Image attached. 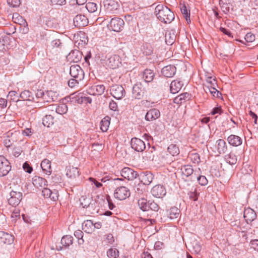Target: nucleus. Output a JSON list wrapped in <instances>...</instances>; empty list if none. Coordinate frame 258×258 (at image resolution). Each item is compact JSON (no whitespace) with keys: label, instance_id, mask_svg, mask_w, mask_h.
Returning <instances> with one entry per match:
<instances>
[{"label":"nucleus","instance_id":"nucleus-1","mask_svg":"<svg viewBox=\"0 0 258 258\" xmlns=\"http://www.w3.org/2000/svg\"><path fill=\"white\" fill-rule=\"evenodd\" d=\"M157 19L165 24L170 23L174 19V14L167 6L162 4L157 5L155 9Z\"/></svg>","mask_w":258,"mask_h":258},{"label":"nucleus","instance_id":"nucleus-2","mask_svg":"<svg viewBox=\"0 0 258 258\" xmlns=\"http://www.w3.org/2000/svg\"><path fill=\"white\" fill-rule=\"evenodd\" d=\"M145 93V88L141 83H137L133 86L132 90V97L133 98L141 100L144 97Z\"/></svg>","mask_w":258,"mask_h":258},{"label":"nucleus","instance_id":"nucleus-3","mask_svg":"<svg viewBox=\"0 0 258 258\" xmlns=\"http://www.w3.org/2000/svg\"><path fill=\"white\" fill-rule=\"evenodd\" d=\"M10 162L4 156H0V177L7 175L11 170Z\"/></svg>","mask_w":258,"mask_h":258},{"label":"nucleus","instance_id":"nucleus-4","mask_svg":"<svg viewBox=\"0 0 258 258\" xmlns=\"http://www.w3.org/2000/svg\"><path fill=\"white\" fill-rule=\"evenodd\" d=\"M124 23L122 19L118 17L112 18L108 25V28L115 32H119L123 28Z\"/></svg>","mask_w":258,"mask_h":258},{"label":"nucleus","instance_id":"nucleus-5","mask_svg":"<svg viewBox=\"0 0 258 258\" xmlns=\"http://www.w3.org/2000/svg\"><path fill=\"white\" fill-rule=\"evenodd\" d=\"M111 95L115 99L119 100L125 95L124 88L119 85H113L110 90Z\"/></svg>","mask_w":258,"mask_h":258},{"label":"nucleus","instance_id":"nucleus-6","mask_svg":"<svg viewBox=\"0 0 258 258\" xmlns=\"http://www.w3.org/2000/svg\"><path fill=\"white\" fill-rule=\"evenodd\" d=\"M70 74L73 78L82 80L84 78V72L83 69L78 64H73L70 67Z\"/></svg>","mask_w":258,"mask_h":258},{"label":"nucleus","instance_id":"nucleus-7","mask_svg":"<svg viewBox=\"0 0 258 258\" xmlns=\"http://www.w3.org/2000/svg\"><path fill=\"white\" fill-rule=\"evenodd\" d=\"M103 4L107 14L115 13L119 7L118 3L114 0H105Z\"/></svg>","mask_w":258,"mask_h":258},{"label":"nucleus","instance_id":"nucleus-8","mask_svg":"<svg viewBox=\"0 0 258 258\" xmlns=\"http://www.w3.org/2000/svg\"><path fill=\"white\" fill-rule=\"evenodd\" d=\"M10 198L8 200L9 204L13 207L18 206L22 199V193L12 190L10 192Z\"/></svg>","mask_w":258,"mask_h":258},{"label":"nucleus","instance_id":"nucleus-9","mask_svg":"<svg viewBox=\"0 0 258 258\" xmlns=\"http://www.w3.org/2000/svg\"><path fill=\"white\" fill-rule=\"evenodd\" d=\"M114 196L115 198L119 200H123L130 196V191L127 187L120 186L115 189Z\"/></svg>","mask_w":258,"mask_h":258},{"label":"nucleus","instance_id":"nucleus-10","mask_svg":"<svg viewBox=\"0 0 258 258\" xmlns=\"http://www.w3.org/2000/svg\"><path fill=\"white\" fill-rule=\"evenodd\" d=\"M131 147L135 151L142 152L146 149L145 142L139 138H133L131 141Z\"/></svg>","mask_w":258,"mask_h":258},{"label":"nucleus","instance_id":"nucleus-11","mask_svg":"<svg viewBox=\"0 0 258 258\" xmlns=\"http://www.w3.org/2000/svg\"><path fill=\"white\" fill-rule=\"evenodd\" d=\"M121 175L124 178L132 180L136 178L138 175L137 172L129 167L123 168L121 172Z\"/></svg>","mask_w":258,"mask_h":258},{"label":"nucleus","instance_id":"nucleus-12","mask_svg":"<svg viewBox=\"0 0 258 258\" xmlns=\"http://www.w3.org/2000/svg\"><path fill=\"white\" fill-rule=\"evenodd\" d=\"M138 176L139 177L140 182L144 185H149L154 178L152 173L149 171L142 172Z\"/></svg>","mask_w":258,"mask_h":258},{"label":"nucleus","instance_id":"nucleus-13","mask_svg":"<svg viewBox=\"0 0 258 258\" xmlns=\"http://www.w3.org/2000/svg\"><path fill=\"white\" fill-rule=\"evenodd\" d=\"M120 58L119 55L113 54L108 57L106 64L111 69H114L120 64Z\"/></svg>","mask_w":258,"mask_h":258},{"label":"nucleus","instance_id":"nucleus-14","mask_svg":"<svg viewBox=\"0 0 258 258\" xmlns=\"http://www.w3.org/2000/svg\"><path fill=\"white\" fill-rule=\"evenodd\" d=\"M105 89L103 85H94L90 87L87 90V93L92 95H100Z\"/></svg>","mask_w":258,"mask_h":258},{"label":"nucleus","instance_id":"nucleus-15","mask_svg":"<svg viewBox=\"0 0 258 258\" xmlns=\"http://www.w3.org/2000/svg\"><path fill=\"white\" fill-rule=\"evenodd\" d=\"M151 193L154 197L160 198H162L166 195V191L163 185L158 184L155 185L152 188Z\"/></svg>","mask_w":258,"mask_h":258},{"label":"nucleus","instance_id":"nucleus-16","mask_svg":"<svg viewBox=\"0 0 258 258\" xmlns=\"http://www.w3.org/2000/svg\"><path fill=\"white\" fill-rule=\"evenodd\" d=\"M74 23L77 27L86 26L88 24V20L87 17L83 15H77L74 18Z\"/></svg>","mask_w":258,"mask_h":258},{"label":"nucleus","instance_id":"nucleus-17","mask_svg":"<svg viewBox=\"0 0 258 258\" xmlns=\"http://www.w3.org/2000/svg\"><path fill=\"white\" fill-rule=\"evenodd\" d=\"M160 116V112L156 108L150 109L145 115V119L147 121H153Z\"/></svg>","mask_w":258,"mask_h":258},{"label":"nucleus","instance_id":"nucleus-18","mask_svg":"<svg viewBox=\"0 0 258 258\" xmlns=\"http://www.w3.org/2000/svg\"><path fill=\"white\" fill-rule=\"evenodd\" d=\"M176 68L173 65H168L162 69V74L165 77L171 78L176 73Z\"/></svg>","mask_w":258,"mask_h":258},{"label":"nucleus","instance_id":"nucleus-19","mask_svg":"<svg viewBox=\"0 0 258 258\" xmlns=\"http://www.w3.org/2000/svg\"><path fill=\"white\" fill-rule=\"evenodd\" d=\"M14 240V237L8 233L0 231V243L11 244Z\"/></svg>","mask_w":258,"mask_h":258},{"label":"nucleus","instance_id":"nucleus-20","mask_svg":"<svg viewBox=\"0 0 258 258\" xmlns=\"http://www.w3.org/2000/svg\"><path fill=\"white\" fill-rule=\"evenodd\" d=\"M243 217L247 223H249L255 219L256 214L253 209L247 208L244 211Z\"/></svg>","mask_w":258,"mask_h":258},{"label":"nucleus","instance_id":"nucleus-21","mask_svg":"<svg viewBox=\"0 0 258 258\" xmlns=\"http://www.w3.org/2000/svg\"><path fill=\"white\" fill-rule=\"evenodd\" d=\"M182 175L183 176H185L186 177H190V179L191 180V177H194L195 176V173H194V169L191 165H185L182 166L180 168Z\"/></svg>","mask_w":258,"mask_h":258},{"label":"nucleus","instance_id":"nucleus-22","mask_svg":"<svg viewBox=\"0 0 258 258\" xmlns=\"http://www.w3.org/2000/svg\"><path fill=\"white\" fill-rule=\"evenodd\" d=\"M215 146L217 153L219 154H224L227 150L226 143L224 140H218L216 142Z\"/></svg>","mask_w":258,"mask_h":258},{"label":"nucleus","instance_id":"nucleus-23","mask_svg":"<svg viewBox=\"0 0 258 258\" xmlns=\"http://www.w3.org/2000/svg\"><path fill=\"white\" fill-rule=\"evenodd\" d=\"M227 141L230 145L235 147L240 146L242 143L241 138L234 135H230L227 138Z\"/></svg>","mask_w":258,"mask_h":258},{"label":"nucleus","instance_id":"nucleus-24","mask_svg":"<svg viewBox=\"0 0 258 258\" xmlns=\"http://www.w3.org/2000/svg\"><path fill=\"white\" fill-rule=\"evenodd\" d=\"M183 86V84L181 81L174 80L170 84V90L172 94H175L180 90Z\"/></svg>","mask_w":258,"mask_h":258},{"label":"nucleus","instance_id":"nucleus-25","mask_svg":"<svg viewBox=\"0 0 258 258\" xmlns=\"http://www.w3.org/2000/svg\"><path fill=\"white\" fill-rule=\"evenodd\" d=\"M142 77L145 82L149 83L153 81L155 73L150 69H146L143 73Z\"/></svg>","mask_w":258,"mask_h":258},{"label":"nucleus","instance_id":"nucleus-26","mask_svg":"<svg viewBox=\"0 0 258 258\" xmlns=\"http://www.w3.org/2000/svg\"><path fill=\"white\" fill-rule=\"evenodd\" d=\"M32 183L35 187H43L46 185L47 180L41 177L35 176L32 179Z\"/></svg>","mask_w":258,"mask_h":258},{"label":"nucleus","instance_id":"nucleus-27","mask_svg":"<svg viewBox=\"0 0 258 258\" xmlns=\"http://www.w3.org/2000/svg\"><path fill=\"white\" fill-rule=\"evenodd\" d=\"M41 167L42 169L46 174L50 175L51 174V163L49 160H43L41 163Z\"/></svg>","mask_w":258,"mask_h":258},{"label":"nucleus","instance_id":"nucleus-28","mask_svg":"<svg viewBox=\"0 0 258 258\" xmlns=\"http://www.w3.org/2000/svg\"><path fill=\"white\" fill-rule=\"evenodd\" d=\"M83 230L87 233L94 231L93 223L91 220H86L82 224Z\"/></svg>","mask_w":258,"mask_h":258},{"label":"nucleus","instance_id":"nucleus-29","mask_svg":"<svg viewBox=\"0 0 258 258\" xmlns=\"http://www.w3.org/2000/svg\"><path fill=\"white\" fill-rule=\"evenodd\" d=\"M188 93H182L174 98L173 102L177 104H181L182 103L185 102L186 100H188Z\"/></svg>","mask_w":258,"mask_h":258},{"label":"nucleus","instance_id":"nucleus-30","mask_svg":"<svg viewBox=\"0 0 258 258\" xmlns=\"http://www.w3.org/2000/svg\"><path fill=\"white\" fill-rule=\"evenodd\" d=\"M180 212V210L175 207L171 208L167 211V215L171 219L177 218L179 215Z\"/></svg>","mask_w":258,"mask_h":258},{"label":"nucleus","instance_id":"nucleus-31","mask_svg":"<svg viewBox=\"0 0 258 258\" xmlns=\"http://www.w3.org/2000/svg\"><path fill=\"white\" fill-rule=\"evenodd\" d=\"M12 19L14 23L18 24L21 26H25L27 25V23L25 19L17 13L13 14Z\"/></svg>","mask_w":258,"mask_h":258},{"label":"nucleus","instance_id":"nucleus-32","mask_svg":"<svg viewBox=\"0 0 258 258\" xmlns=\"http://www.w3.org/2000/svg\"><path fill=\"white\" fill-rule=\"evenodd\" d=\"M54 123V118L51 115H46L42 119L43 124L48 127L53 125Z\"/></svg>","mask_w":258,"mask_h":258},{"label":"nucleus","instance_id":"nucleus-33","mask_svg":"<svg viewBox=\"0 0 258 258\" xmlns=\"http://www.w3.org/2000/svg\"><path fill=\"white\" fill-rule=\"evenodd\" d=\"M82 56V54L81 52L78 50H73L69 54L70 58L72 59V61L74 62H78L81 60Z\"/></svg>","mask_w":258,"mask_h":258},{"label":"nucleus","instance_id":"nucleus-34","mask_svg":"<svg viewBox=\"0 0 258 258\" xmlns=\"http://www.w3.org/2000/svg\"><path fill=\"white\" fill-rule=\"evenodd\" d=\"M110 118L107 116L103 118L100 122V129L103 132L108 130L110 124Z\"/></svg>","mask_w":258,"mask_h":258},{"label":"nucleus","instance_id":"nucleus-35","mask_svg":"<svg viewBox=\"0 0 258 258\" xmlns=\"http://www.w3.org/2000/svg\"><path fill=\"white\" fill-rule=\"evenodd\" d=\"M19 97L22 98L23 100L32 101L34 100V98L33 97L32 93L29 90H25L21 93L19 95Z\"/></svg>","mask_w":258,"mask_h":258},{"label":"nucleus","instance_id":"nucleus-36","mask_svg":"<svg viewBox=\"0 0 258 258\" xmlns=\"http://www.w3.org/2000/svg\"><path fill=\"white\" fill-rule=\"evenodd\" d=\"M180 11L183 15V17L185 19L186 21H187V23L189 22H190V10H188L185 4L181 5L180 4Z\"/></svg>","mask_w":258,"mask_h":258},{"label":"nucleus","instance_id":"nucleus-37","mask_svg":"<svg viewBox=\"0 0 258 258\" xmlns=\"http://www.w3.org/2000/svg\"><path fill=\"white\" fill-rule=\"evenodd\" d=\"M73 237L71 235L63 236L61 240V243L65 247H68L73 244Z\"/></svg>","mask_w":258,"mask_h":258},{"label":"nucleus","instance_id":"nucleus-38","mask_svg":"<svg viewBox=\"0 0 258 258\" xmlns=\"http://www.w3.org/2000/svg\"><path fill=\"white\" fill-rule=\"evenodd\" d=\"M77 102L78 103H91L92 99L89 97L84 95L83 94H80L77 96Z\"/></svg>","mask_w":258,"mask_h":258},{"label":"nucleus","instance_id":"nucleus-39","mask_svg":"<svg viewBox=\"0 0 258 258\" xmlns=\"http://www.w3.org/2000/svg\"><path fill=\"white\" fill-rule=\"evenodd\" d=\"M225 159L226 162L230 165H234L237 162L236 156L234 153L231 152L225 156Z\"/></svg>","mask_w":258,"mask_h":258},{"label":"nucleus","instance_id":"nucleus-40","mask_svg":"<svg viewBox=\"0 0 258 258\" xmlns=\"http://www.w3.org/2000/svg\"><path fill=\"white\" fill-rule=\"evenodd\" d=\"M67 175L70 178H75L79 175L78 169L76 167H72L69 169L67 172Z\"/></svg>","mask_w":258,"mask_h":258},{"label":"nucleus","instance_id":"nucleus-41","mask_svg":"<svg viewBox=\"0 0 258 258\" xmlns=\"http://www.w3.org/2000/svg\"><path fill=\"white\" fill-rule=\"evenodd\" d=\"M138 205L143 211H148V201L144 198H141L138 200Z\"/></svg>","mask_w":258,"mask_h":258},{"label":"nucleus","instance_id":"nucleus-42","mask_svg":"<svg viewBox=\"0 0 258 258\" xmlns=\"http://www.w3.org/2000/svg\"><path fill=\"white\" fill-rule=\"evenodd\" d=\"M168 152L172 156H176L179 153L178 147L175 144H172L167 148Z\"/></svg>","mask_w":258,"mask_h":258},{"label":"nucleus","instance_id":"nucleus-43","mask_svg":"<svg viewBox=\"0 0 258 258\" xmlns=\"http://www.w3.org/2000/svg\"><path fill=\"white\" fill-rule=\"evenodd\" d=\"M52 107L55 108L56 113L59 114H64L68 110L67 106L65 104H60L56 107L53 106Z\"/></svg>","mask_w":258,"mask_h":258},{"label":"nucleus","instance_id":"nucleus-44","mask_svg":"<svg viewBox=\"0 0 258 258\" xmlns=\"http://www.w3.org/2000/svg\"><path fill=\"white\" fill-rule=\"evenodd\" d=\"M176 36L174 33H168L165 35V41L167 45H172L175 41Z\"/></svg>","mask_w":258,"mask_h":258},{"label":"nucleus","instance_id":"nucleus-45","mask_svg":"<svg viewBox=\"0 0 258 258\" xmlns=\"http://www.w3.org/2000/svg\"><path fill=\"white\" fill-rule=\"evenodd\" d=\"M196 179H197L198 181L199 184H201V185H206L208 183V180L205 176H195L194 177H192V176H191V181H194Z\"/></svg>","mask_w":258,"mask_h":258},{"label":"nucleus","instance_id":"nucleus-46","mask_svg":"<svg viewBox=\"0 0 258 258\" xmlns=\"http://www.w3.org/2000/svg\"><path fill=\"white\" fill-rule=\"evenodd\" d=\"M134 190L136 195L140 197L145 192V185L142 183H139L135 187Z\"/></svg>","mask_w":258,"mask_h":258},{"label":"nucleus","instance_id":"nucleus-47","mask_svg":"<svg viewBox=\"0 0 258 258\" xmlns=\"http://www.w3.org/2000/svg\"><path fill=\"white\" fill-rule=\"evenodd\" d=\"M9 39L7 37L0 39V51H4L8 48L7 42Z\"/></svg>","mask_w":258,"mask_h":258},{"label":"nucleus","instance_id":"nucleus-48","mask_svg":"<svg viewBox=\"0 0 258 258\" xmlns=\"http://www.w3.org/2000/svg\"><path fill=\"white\" fill-rule=\"evenodd\" d=\"M75 236L78 239V243L79 244H82L84 243L83 233L80 230H78L74 232Z\"/></svg>","mask_w":258,"mask_h":258},{"label":"nucleus","instance_id":"nucleus-49","mask_svg":"<svg viewBox=\"0 0 258 258\" xmlns=\"http://www.w3.org/2000/svg\"><path fill=\"white\" fill-rule=\"evenodd\" d=\"M86 8L90 13L95 12L97 10V6L94 3H88L86 5Z\"/></svg>","mask_w":258,"mask_h":258},{"label":"nucleus","instance_id":"nucleus-50","mask_svg":"<svg viewBox=\"0 0 258 258\" xmlns=\"http://www.w3.org/2000/svg\"><path fill=\"white\" fill-rule=\"evenodd\" d=\"M119 251L116 248H110L107 251V255L110 258H116V255L118 256Z\"/></svg>","mask_w":258,"mask_h":258},{"label":"nucleus","instance_id":"nucleus-51","mask_svg":"<svg viewBox=\"0 0 258 258\" xmlns=\"http://www.w3.org/2000/svg\"><path fill=\"white\" fill-rule=\"evenodd\" d=\"M192 245L195 252L199 253L202 249V246L200 242L197 240H194L192 242Z\"/></svg>","mask_w":258,"mask_h":258},{"label":"nucleus","instance_id":"nucleus-52","mask_svg":"<svg viewBox=\"0 0 258 258\" xmlns=\"http://www.w3.org/2000/svg\"><path fill=\"white\" fill-rule=\"evenodd\" d=\"M148 205V211L151 210L154 211H157L159 209L158 205L154 201H149Z\"/></svg>","mask_w":258,"mask_h":258},{"label":"nucleus","instance_id":"nucleus-53","mask_svg":"<svg viewBox=\"0 0 258 258\" xmlns=\"http://www.w3.org/2000/svg\"><path fill=\"white\" fill-rule=\"evenodd\" d=\"M80 200L81 201V204L83 208H87L89 206V205L90 204V199H87L85 198L84 197H82Z\"/></svg>","mask_w":258,"mask_h":258},{"label":"nucleus","instance_id":"nucleus-54","mask_svg":"<svg viewBox=\"0 0 258 258\" xmlns=\"http://www.w3.org/2000/svg\"><path fill=\"white\" fill-rule=\"evenodd\" d=\"M220 6L221 8V9L222 11L225 13H227L230 10V4L229 3H223L222 1L221 2H220Z\"/></svg>","mask_w":258,"mask_h":258},{"label":"nucleus","instance_id":"nucleus-55","mask_svg":"<svg viewBox=\"0 0 258 258\" xmlns=\"http://www.w3.org/2000/svg\"><path fill=\"white\" fill-rule=\"evenodd\" d=\"M8 4L13 8L19 7L21 4L20 0H7Z\"/></svg>","mask_w":258,"mask_h":258},{"label":"nucleus","instance_id":"nucleus-56","mask_svg":"<svg viewBox=\"0 0 258 258\" xmlns=\"http://www.w3.org/2000/svg\"><path fill=\"white\" fill-rule=\"evenodd\" d=\"M81 80H79L76 78H72L69 80L68 85L70 87L73 88L78 85L79 82Z\"/></svg>","mask_w":258,"mask_h":258},{"label":"nucleus","instance_id":"nucleus-57","mask_svg":"<svg viewBox=\"0 0 258 258\" xmlns=\"http://www.w3.org/2000/svg\"><path fill=\"white\" fill-rule=\"evenodd\" d=\"M51 92L47 91L45 92V94L43 98L42 101L40 102V103H45V102H50L51 101H53V99L50 98V94Z\"/></svg>","mask_w":258,"mask_h":258},{"label":"nucleus","instance_id":"nucleus-58","mask_svg":"<svg viewBox=\"0 0 258 258\" xmlns=\"http://www.w3.org/2000/svg\"><path fill=\"white\" fill-rule=\"evenodd\" d=\"M244 39L247 42H252L255 40V35L250 32L247 33L245 36Z\"/></svg>","mask_w":258,"mask_h":258},{"label":"nucleus","instance_id":"nucleus-59","mask_svg":"<svg viewBox=\"0 0 258 258\" xmlns=\"http://www.w3.org/2000/svg\"><path fill=\"white\" fill-rule=\"evenodd\" d=\"M250 247L258 251V239H252L249 242Z\"/></svg>","mask_w":258,"mask_h":258},{"label":"nucleus","instance_id":"nucleus-60","mask_svg":"<svg viewBox=\"0 0 258 258\" xmlns=\"http://www.w3.org/2000/svg\"><path fill=\"white\" fill-rule=\"evenodd\" d=\"M23 168L26 172L28 173H31L33 171V168L27 162H26L23 164Z\"/></svg>","mask_w":258,"mask_h":258},{"label":"nucleus","instance_id":"nucleus-61","mask_svg":"<svg viewBox=\"0 0 258 258\" xmlns=\"http://www.w3.org/2000/svg\"><path fill=\"white\" fill-rule=\"evenodd\" d=\"M211 89L212 90L210 92V94L212 95L213 97L218 98L221 97V93L216 89V87L215 88H211Z\"/></svg>","mask_w":258,"mask_h":258},{"label":"nucleus","instance_id":"nucleus-62","mask_svg":"<svg viewBox=\"0 0 258 258\" xmlns=\"http://www.w3.org/2000/svg\"><path fill=\"white\" fill-rule=\"evenodd\" d=\"M51 193V190L50 189L46 187L44 188L42 190V196L44 198H48L49 197H50Z\"/></svg>","mask_w":258,"mask_h":258},{"label":"nucleus","instance_id":"nucleus-63","mask_svg":"<svg viewBox=\"0 0 258 258\" xmlns=\"http://www.w3.org/2000/svg\"><path fill=\"white\" fill-rule=\"evenodd\" d=\"M188 195L189 196V198L191 200H192L194 201H196L198 200V195H197V193L196 190H195L194 191L189 192Z\"/></svg>","mask_w":258,"mask_h":258},{"label":"nucleus","instance_id":"nucleus-64","mask_svg":"<svg viewBox=\"0 0 258 258\" xmlns=\"http://www.w3.org/2000/svg\"><path fill=\"white\" fill-rule=\"evenodd\" d=\"M206 83L208 84H211L213 86H217L216 80L212 77H208L206 80Z\"/></svg>","mask_w":258,"mask_h":258}]
</instances>
